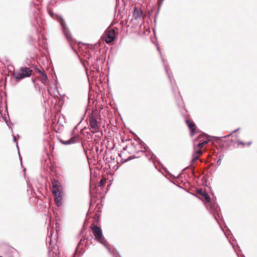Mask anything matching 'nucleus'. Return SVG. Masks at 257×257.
Listing matches in <instances>:
<instances>
[{
	"label": "nucleus",
	"instance_id": "nucleus-1",
	"mask_svg": "<svg viewBox=\"0 0 257 257\" xmlns=\"http://www.w3.org/2000/svg\"><path fill=\"white\" fill-rule=\"evenodd\" d=\"M49 15L53 18L54 17V16H55L56 19L57 20L58 22L60 23V25L61 26V28L63 31V32L66 37V38L67 39L68 41H70L72 40V37L71 34L70 32V31L68 28V27L66 25V24L64 21V20L63 19V18L58 15H54V14L51 12H49Z\"/></svg>",
	"mask_w": 257,
	"mask_h": 257
},
{
	"label": "nucleus",
	"instance_id": "nucleus-2",
	"mask_svg": "<svg viewBox=\"0 0 257 257\" xmlns=\"http://www.w3.org/2000/svg\"><path fill=\"white\" fill-rule=\"evenodd\" d=\"M20 72H15L13 74L14 78L16 80H19L25 77H30L32 72V71L27 67H22L20 68Z\"/></svg>",
	"mask_w": 257,
	"mask_h": 257
},
{
	"label": "nucleus",
	"instance_id": "nucleus-3",
	"mask_svg": "<svg viewBox=\"0 0 257 257\" xmlns=\"http://www.w3.org/2000/svg\"><path fill=\"white\" fill-rule=\"evenodd\" d=\"M57 242H49V255L50 257H58L60 253Z\"/></svg>",
	"mask_w": 257,
	"mask_h": 257
},
{
	"label": "nucleus",
	"instance_id": "nucleus-4",
	"mask_svg": "<svg viewBox=\"0 0 257 257\" xmlns=\"http://www.w3.org/2000/svg\"><path fill=\"white\" fill-rule=\"evenodd\" d=\"M115 38V32L113 29L106 30L103 35V39L106 43H110Z\"/></svg>",
	"mask_w": 257,
	"mask_h": 257
},
{
	"label": "nucleus",
	"instance_id": "nucleus-5",
	"mask_svg": "<svg viewBox=\"0 0 257 257\" xmlns=\"http://www.w3.org/2000/svg\"><path fill=\"white\" fill-rule=\"evenodd\" d=\"M89 123L91 128L93 130L91 131L93 134L98 132L99 126L98 124L97 118L95 116L93 115H91L90 116L89 118Z\"/></svg>",
	"mask_w": 257,
	"mask_h": 257
},
{
	"label": "nucleus",
	"instance_id": "nucleus-6",
	"mask_svg": "<svg viewBox=\"0 0 257 257\" xmlns=\"http://www.w3.org/2000/svg\"><path fill=\"white\" fill-rule=\"evenodd\" d=\"M60 186L61 184L59 181H54L52 182V191L54 196L61 195Z\"/></svg>",
	"mask_w": 257,
	"mask_h": 257
},
{
	"label": "nucleus",
	"instance_id": "nucleus-7",
	"mask_svg": "<svg viewBox=\"0 0 257 257\" xmlns=\"http://www.w3.org/2000/svg\"><path fill=\"white\" fill-rule=\"evenodd\" d=\"M92 232L97 240H101L103 238L101 228L97 226H94L92 228Z\"/></svg>",
	"mask_w": 257,
	"mask_h": 257
},
{
	"label": "nucleus",
	"instance_id": "nucleus-8",
	"mask_svg": "<svg viewBox=\"0 0 257 257\" xmlns=\"http://www.w3.org/2000/svg\"><path fill=\"white\" fill-rule=\"evenodd\" d=\"M86 242H78L76 248V253L79 254H82L85 250Z\"/></svg>",
	"mask_w": 257,
	"mask_h": 257
},
{
	"label": "nucleus",
	"instance_id": "nucleus-9",
	"mask_svg": "<svg viewBox=\"0 0 257 257\" xmlns=\"http://www.w3.org/2000/svg\"><path fill=\"white\" fill-rule=\"evenodd\" d=\"M99 242L101 243L103 246H105L107 248L109 252L111 254H112V255H113V257H119L120 256V255L118 254V253L116 252V250H114V249H111L108 246L107 242L102 241V242Z\"/></svg>",
	"mask_w": 257,
	"mask_h": 257
},
{
	"label": "nucleus",
	"instance_id": "nucleus-10",
	"mask_svg": "<svg viewBox=\"0 0 257 257\" xmlns=\"http://www.w3.org/2000/svg\"><path fill=\"white\" fill-rule=\"evenodd\" d=\"M186 122L187 126H188L190 130V135L191 136H193L194 135L196 129V126L194 123L191 122L190 120L188 119H187L186 120Z\"/></svg>",
	"mask_w": 257,
	"mask_h": 257
},
{
	"label": "nucleus",
	"instance_id": "nucleus-11",
	"mask_svg": "<svg viewBox=\"0 0 257 257\" xmlns=\"http://www.w3.org/2000/svg\"><path fill=\"white\" fill-rule=\"evenodd\" d=\"M37 70L38 71V73L42 75L41 78V82L44 84L46 85L48 79L46 74L44 72V71H42L38 68H37Z\"/></svg>",
	"mask_w": 257,
	"mask_h": 257
},
{
	"label": "nucleus",
	"instance_id": "nucleus-12",
	"mask_svg": "<svg viewBox=\"0 0 257 257\" xmlns=\"http://www.w3.org/2000/svg\"><path fill=\"white\" fill-rule=\"evenodd\" d=\"M142 14V12L140 11L136 7L134 8L133 18L135 20L141 18Z\"/></svg>",
	"mask_w": 257,
	"mask_h": 257
},
{
	"label": "nucleus",
	"instance_id": "nucleus-13",
	"mask_svg": "<svg viewBox=\"0 0 257 257\" xmlns=\"http://www.w3.org/2000/svg\"><path fill=\"white\" fill-rule=\"evenodd\" d=\"M77 141V138L75 136L72 137L71 139L67 141L60 140V142L65 145H68L74 144Z\"/></svg>",
	"mask_w": 257,
	"mask_h": 257
},
{
	"label": "nucleus",
	"instance_id": "nucleus-14",
	"mask_svg": "<svg viewBox=\"0 0 257 257\" xmlns=\"http://www.w3.org/2000/svg\"><path fill=\"white\" fill-rule=\"evenodd\" d=\"M211 211L212 213H215L217 214L218 216L219 217V209L218 206L215 203L211 204Z\"/></svg>",
	"mask_w": 257,
	"mask_h": 257
},
{
	"label": "nucleus",
	"instance_id": "nucleus-15",
	"mask_svg": "<svg viewBox=\"0 0 257 257\" xmlns=\"http://www.w3.org/2000/svg\"><path fill=\"white\" fill-rule=\"evenodd\" d=\"M54 196L55 202H56V204L57 205V206H60L61 204V199H62L61 194L60 195H55Z\"/></svg>",
	"mask_w": 257,
	"mask_h": 257
},
{
	"label": "nucleus",
	"instance_id": "nucleus-16",
	"mask_svg": "<svg viewBox=\"0 0 257 257\" xmlns=\"http://www.w3.org/2000/svg\"><path fill=\"white\" fill-rule=\"evenodd\" d=\"M236 143L237 144V145H242V146L247 145V146H249L252 144V142L251 141H250L246 143H244V142H243L242 141L237 140V141H236Z\"/></svg>",
	"mask_w": 257,
	"mask_h": 257
},
{
	"label": "nucleus",
	"instance_id": "nucleus-17",
	"mask_svg": "<svg viewBox=\"0 0 257 257\" xmlns=\"http://www.w3.org/2000/svg\"><path fill=\"white\" fill-rule=\"evenodd\" d=\"M197 146H194V152L193 155H196L199 157L202 155V152L201 150H197Z\"/></svg>",
	"mask_w": 257,
	"mask_h": 257
},
{
	"label": "nucleus",
	"instance_id": "nucleus-18",
	"mask_svg": "<svg viewBox=\"0 0 257 257\" xmlns=\"http://www.w3.org/2000/svg\"><path fill=\"white\" fill-rule=\"evenodd\" d=\"M193 158L190 162V166L193 165L196 161H197L199 159V156L196 155H193Z\"/></svg>",
	"mask_w": 257,
	"mask_h": 257
},
{
	"label": "nucleus",
	"instance_id": "nucleus-19",
	"mask_svg": "<svg viewBox=\"0 0 257 257\" xmlns=\"http://www.w3.org/2000/svg\"><path fill=\"white\" fill-rule=\"evenodd\" d=\"M208 141H204L202 142H200L197 145V147L198 148H202L205 144H207L208 143Z\"/></svg>",
	"mask_w": 257,
	"mask_h": 257
},
{
	"label": "nucleus",
	"instance_id": "nucleus-20",
	"mask_svg": "<svg viewBox=\"0 0 257 257\" xmlns=\"http://www.w3.org/2000/svg\"><path fill=\"white\" fill-rule=\"evenodd\" d=\"M202 196L204 197V199L207 202H209L210 201V198L209 196L206 193H202Z\"/></svg>",
	"mask_w": 257,
	"mask_h": 257
},
{
	"label": "nucleus",
	"instance_id": "nucleus-21",
	"mask_svg": "<svg viewBox=\"0 0 257 257\" xmlns=\"http://www.w3.org/2000/svg\"><path fill=\"white\" fill-rule=\"evenodd\" d=\"M106 182V180L105 179H102L98 183L99 186H102Z\"/></svg>",
	"mask_w": 257,
	"mask_h": 257
},
{
	"label": "nucleus",
	"instance_id": "nucleus-22",
	"mask_svg": "<svg viewBox=\"0 0 257 257\" xmlns=\"http://www.w3.org/2000/svg\"><path fill=\"white\" fill-rule=\"evenodd\" d=\"M165 70H166V73H167V74L168 75V78H169V79L170 80V83L171 84H172V79L171 78L170 75L169 74L168 70L166 66H165Z\"/></svg>",
	"mask_w": 257,
	"mask_h": 257
},
{
	"label": "nucleus",
	"instance_id": "nucleus-23",
	"mask_svg": "<svg viewBox=\"0 0 257 257\" xmlns=\"http://www.w3.org/2000/svg\"><path fill=\"white\" fill-rule=\"evenodd\" d=\"M223 157V155H220L219 156V159H218V160L217 162V165L218 166H219L220 165L221 162V160H222V158Z\"/></svg>",
	"mask_w": 257,
	"mask_h": 257
},
{
	"label": "nucleus",
	"instance_id": "nucleus-24",
	"mask_svg": "<svg viewBox=\"0 0 257 257\" xmlns=\"http://www.w3.org/2000/svg\"><path fill=\"white\" fill-rule=\"evenodd\" d=\"M233 134V133H232V132H230V133H229V134L228 135H227V136H223V137H222L221 138H226L228 137H229L230 136L232 135Z\"/></svg>",
	"mask_w": 257,
	"mask_h": 257
},
{
	"label": "nucleus",
	"instance_id": "nucleus-25",
	"mask_svg": "<svg viewBox=\"0 0 257 257\" xmlns=\"http://www.w3.org/2000/svg\"><path fill=\"white\" fill-rule=\"evenodd\" d=\"M202 193H205V192H203L202 190H199L197 191V193L200 194L202 196Z\"/></svg>",
	"mask_w": 257,
	"mask_h": 257
},
{
	"label": "nucleus",
	"instance_id": "nucleus-26",
	"mask_svg": "<svg viewBox=\"0 0 257 257\" xmlns=\"http://www.w3.org/2000/svg\"><path fill=\"white\" fill-rule=\"evenodd\" d=\"M239 130H240V128H237V129H236V130H234L233 131H232V133H236V132H238Z\"/></svg>",
	"mask_w": 257,
	"mask_h": 257
},
{
	"label": "nucleus",
	"instance_id": "nucleus-27",
	"mask_svg": "<svg viewBox=\"0 0 257 257\" xmlns=\"http://www.w3.org/2000/svg\"><path fill=\"white\" fill-rule=\"evenodd\" d=\"M172 90H173V91L174 92H175V90H175V88L174 87V86H172Z\"/></svg>",
	"mask_w": 257,
	"mask_h": 257
},
{
	"label": "nucleus",
	"instance_id": "nucleus-28",
	"mask_svg": "<svg viewBox=\"0 0 257 257\" xmlns=\"http://www.w3.org/2000/svg\"><path fill=\"white\" fill-rule=\"evenodd\" d=\"M229 242L231 244V245L232 246V247H234V245L233 244V243H231V241H230Z\"/></svg>",
	"mask_w": 257,
	"mask_h": 257
},
{
	"label": "nucleus",
	"instance_id": "nucleus-29",
	"mask_svg": "<svg viewBox=\"0 0 257 257\" xmlns=\"http://www.w3.org/2000/svg\"><path fill=\"white\" fill-rule=\"evenodd\" d=\"M14 141L15 142H16V137H15V136H14Z\"/></svg>",
	"mask_w": 257,
	"mask_h": 257
},
{
	"label": "nucleus",
	"instance_id": "nucleus-30",
	"mask_svg": "<svg viewBox=\"0 0 257 257\" xmlns=\"http://www.w3.org/2000/svg\"><path fill=\"white\" fill-rule=\"evenodd\" d=\"M19 156H20V160H22V158L20 156V153L19 152Z\"/></svg>",
	"mask_w": 257,
	"mask_h": 257
},
{
	"label": "nucleus",
	"instance_id": "nucleus-31",
	"mask_svg": "<svg viewBox=\"0 0 257 257\" xmlns=\"http://www.w3.org/2000/svg\"><path fill=\"white\" fill-rule=\"evenodd\" d=\"M99 59H100V57H97V58H96V60H97H97H99Z\"/></svg>",
	"mask_w": 257,
	"mask_h": 257
},
{
	"label": "nucleus",
	"instance_id": "nucleus-32",
	"mask_svg": "<svg viewBox=\"0 0 257 257\" xmlns=\"http://www.w3.org/2000/svg\"><path fill=\"white\" fill-rule=\"evenodd\" d=\"M200 136H206V134H203L201 135Z\"/></svg>",
	"mask_w": 257,
	"mask_h": 257
},
{
	"label": "nucleus",
	"instance_id": "nucleus-33",
	"mask_svg": "<svg viewBox=\"0 0 257 257\" xmlns=\"http://www.w3.org/2000/svg\"><path fill=\"white\" fill-rule=\"evenodd\" d=\"M214 218H215V219L216 220H217V218H216V216H215V215H214Z\"/></svg>",
	"mask_w": 257,
	"mask_h": 257
},
{
	"label": "nucleus",
	"instance_id": "nucleus-34",
	"mask_svg": "<svg viewBox=\"0 0 257 257\" xmlns=\"http://www.w3.org/2000/svg\"><path fill=\"white\" fill-rule=\"evenodd\" d=\"M17 148L19 149V147H18V144H17Z\"/></svg>",
	"mask_w": 257,
	"mask_h": 257
},
{
	"label": "nucleus",
	"instance_id": "nucleus-35",
	"mask_svg": "<svg viewBox=\"0 0 257 257\" xmlns=\"http://www.w3.org/2000/svg\"><path fill=\"white\" fill-rule=\"evenodd\" d=\"M32 82H33V83H35V81H34V80H32Z\"/></svg>",
	"mask_w": 257,
	"mask_h": 257
},
{
	"label": "nucleus",
	"instance_id": "nucleus-36",
	"mask_svg": "<svg viewBox=\"0 0 257 257\" xmlns=\"http://www.w3.org/2000/svg\"><path fill=\"white\" fill-rule=\"evenodd\" d=\"M74 132V130H73L72 131V133H73V132Z\"/></svg>",
	"mask_w": 257,
	"mask_h": 257
},
{
	"label": "nucleus",
	"instance_id": "nucleus-37",
	"mask_svg": "<svg viewBox=\"0 0 257 257\" xmlns=\"http://www.w3.org/2000/svg\"><path fill=\"white\" fill-rule=\"evenodd\" d=\"M158 50L159 51H160V50H159V47H158ZM159 52H160V51H159ZM160 53H161V52H160Z\"/></svg>",
	"mask_w": 257,
	"mask_h": 257
}]
</instances>
